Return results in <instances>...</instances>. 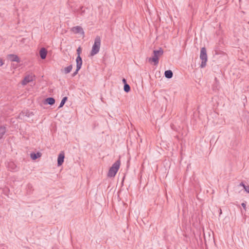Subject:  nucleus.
<instances>
[{
    "label": "nucleus",
    "mask_w": 249,
    "mask_h": 249,
    "mask_svg": "<svg viewBox=\"0 0 249 249\" xmlns=\"http://www.w3.org/2000/svg\"><path fill=\"white\" fill-rule=\"evenodd\" d=\"M200 58L202 60L200 67L204 68L206 65L208 60L207 51L205 47H202L200 50Z\"/></svg>",
    "instance_id": "nucleus-4"
},
{
    "label": "nucleus",
    "mask_w": 249,
    "mask_h": 249,
    "mask_svg": "<svg viewBox=\"0 0 249 249\" xmlns=\"http://www.w3.org/2000/svg\"><path fill=\"white\" fill-rule=\"evenodd\" d=\"M45 103L50 105H53L55 103V99L52 97H49L46 99Z\"/></svg>",
    "instance_id": "nucleus-12"
},
{
    "label": "nucleus",
    "mask_w": 249,
    "mask_h": 249,
    "mask_svg": "<svg viewBox=\"0 0 249 249\" xmlns=\"http://www.w3.org/2000/svg\"><path fill=\"white\" fill-rule=\"evenodd\" d=\"M101 43V37L98 36H96L95 38L94 42L90 53L91 56H94L99 53Z\"/></svg>",
    "instance_id": "nucleus-1"
},
{
    "label": "nucleus",
    "mask_w": 249,
    "mask_h": 249,
    "mask_svg": "<svg viewBox=\"0 0 249 249\" xmlns=\"http://www.w3.org/2000/svg\"><path fill=\"white\" fill-rule=\"evenodd\" d=\"M120 164L121 162L120 160L115 162L109 168L107 173V177L109 178H114L119 169Z\"/></svg>",
    "instance_id": "nucleus-2"
},
{
    "label": "nucleus",
    "mask_w": 249,
    "mask_h": 249,
    "mask_svg": "<svg viewBox=\"0 0 249 249\" xmlns=\"http://www.w3.org/2000/svg\"><path fill=\"white\" fill-rule=\"evenodd\" d=\"M76 68H77L78 70H80L81 68L82 65V58L80 57V56H77L76 59Z\"/></svg>",
    "instance_id": "nucleus-11"
},
{
    "label": "nucleus",
    "mask_w": 249,
    "mask_h": 249,
    "mask_svg": "<svg viewBox=\"0 0 249 249\" xmlns=\"http://www.w3.org/2000/svg\"><path fill=\"white\" fill-rule=\"evenodd\" d=\"M124 89L126 92H128L130 90V87L127 84H125L124 85Z\"/></svg>",
    "instance_id": "nucleus-18"
},
{
    "label": "nucleus",
    "mask_w": 249,
    "mask_h": 249,
    "mask_svg": "<svg viewBox=\"0 0 249 249\" xmlns=\"http://www.w3.org/2000/svg\"><path fill=\"white\" fill-rule=\"evenodd\" d=\"M79 71V70H78L77 68H76V71L72 74V76H75L77 74Z\"/></svg>",
    "instance_id": "nucleus-20"
},
{
    "label": "nucleus",
    "mask_w": 249,
    "mask_h": 249,
    "mask_svg": "<svg viewBox=\"0 0 249 249\" xmlns=\"http://www.w3.org/2000/svg\"><path fill=\"white\" fill-rule=\"evenodd\" d=\"M163 53L162 49L160 48L159 50H154L153 51V56L148 59L149 62H154V65H157L159 63V57Z\"/></svg>",
    "instance_id": "nucleus-3"
},
{
    "label": "nucleus",
    "mask_w": 249,
    "mask_h": 249,
    "mask_svg": "<svg viewBox=\"0 0 249 249\" xmlns=\"http://www.w3.org/2000/svg\"><path fill=\"white\" fill-rule=\"evenodd\" d=\"M241 206L243 207V208L246 210V204L245 203H242L241 204Z\"/></svg>",
    "instance_id": "nucleus-23"
},
{
    "label": "nucleus",
    "mask_w": 249,
    "mask_h": 249,
    "mask_svg": "<svg viewBox=\"0 0 249 249\" xmlns=\"http://www.w3.org/2000/svg\"><path fill=\"white\" fill-rule=\"evenodd\" d=\"M6 128L4 126H0V139H1L3 136L5 134L6 132Z\"/></svg>",
    "instance_id": "nucleus-14"
},
{
    "label": "nucleus",
    "mask_w": 249,
    "mask_h": 249,
    "mask_svg": "<svg viewBox=\"0 0 249 249\" xmlns=\"http://www.w3.org/2000/svg\"><path fill=\"white\" fill-rule=\"evenodd\" d=\"M245 191L249 193V185H247L246 187H245Z\"/></svg>",
    "instance_id": "nucleus-21"
},
{
    "label": "nucleus",
    "mask_w": 249,
    "mask_h": 249,
    "mask_svg": "<svg viewBox=\"0 0 249 249\" xmlns=\"http://www.w3.org/2000/svg\"><path fill=\"white\" fill-rule=\"evenodd\" d=\"M41 154L39 152H37L36 153H32L31 154V157L33 160H36L39 157H41Z\"/></svg>",
    "instance_id": "nucleus-16"
},
{
    "label": "nucleus",
    "mask_w": 249,
    "mask_h": 249,
    "mask_svg": "<svg viewBox=\"0 0 249 249\" xmlns=\"http://www.w3.org/2000/svg\"><path fill=\"white\" fill-rule=\"evenodd\" d=\"M7 58L12 62H19L20 59L18 55L13 54L8 55Z\"/></svg>",
    "instance_id": "nucleus-7"
},
{
    "label": "nucleus",
    "mask_w": 249,
    "mask_h": 249,
    "mask_svg": "<svg viewBox=\"0 0 249 249\" xmlns=\"http://www.w3.org/2000/svg\"><path fill=\"white\" fill-rule=\"evenodd\" d=\"M8 168L11 171L15 172L18 171L17 165L13 162H10L8 163Z\"/></svg>",
    "instance_id": "nucleus-8"
},
{
    "label": "nucleus",
    "mask_w": 249,
    "mask_h": 249,
    "mask_svg": "<svg viewBox=\"0 0 249 249\" xmlns=\"http://www.w3.org/2000/svg\"><path fill=\"white\" fill-rule=\"evenodd\" d=\"M165 76L167 78H171L173 77V72L171 70L166 71L164 72Z\"/></svg>",
    "instance_id": "nucleus-15"
},
{
    "label": "nucleus",
    "mask_w": 249,
    "mask_h": 249,
    "mask_svg": "<svg viewBox=\"0 0 249 249\" xmlns=\"http://www.w3.org/2000/svg\"><path fill=\"white\" fill-rule=\"evenodd\" d=\"M3 62L2 61V60L0 59V66H1L2 65H3Z\"/></svg>",
    "instance_id": "nucleus-24"
},
{
    "label": "nucleus",
    "mask_w": 249,
    "mask_h": 249,
    "mask_svg": "<svg viewBox=\"0 0 249 249\" xmlns=\"http://www.w3.org/2000/svg\"><path fill=\"white\" fill-rule=\"evenodd\" d=\"M33 80V76L30 75L26 76L22 81V84L25 85Z\"/></svg>",
    "instance_id": "nucleus-9"
},
{
    "label": "nucleus",
    "mask_w": 249,
    "mask_h": 249,
    "mask_svg": "<svg viewBox=\"0 0 249 249\" xmlns=\"http://www.w3.org/2000/svg\"><path fill=\"white\" fill-rule=\"evenodd\" d=\"M77 53L78 54V56H80L81 52H82V49L80 47H78L76 50Z\"/></svg>",
    "instance_id": "nucleus-19"
},
{
    "label": "nucleus",
    "mask_w": 249,
    "mask_h": 249,
    "mask_svg": "<svg viewBox=\"0 0 249 249\" xmlns=\"http://www.w3.org/2000/svg\"><path fill=\"white\" fill-rule=\"evenodd\" d=\"M123 83H124V84H127V83H126V79H124V78H123Z\"/></svg>",
    "instance_id": "nucleus-25"
},
{
    "label": "nucleus",
    "mask_w": 249,
    "mask_h": 249,
    "mask_svg": "<svg viewBox=\"0 0 249 249\" xmlns=\"http://www.w3.org/2000/svg\"><path fill=\"white\" fill-rule=\"evenodd\" d=\"M239 186L243 187L244 189H245V187H246L247 186V185H246L243 182H242L240 183Z\"/></svg>",
    "instance_id": "nucleus-22"
},
{
    "label": "nucleus",
    "mask_w": 249,
    "mask_h": 249,
    "mask_svg": "<svg viewBox=\"0 0 249 249\" xmlns=\"http://www.w3.org/2000/svg\"><path fill=\"white\" fill-rule=\"evenodd\" d=\"M47 54V51L45 48H42L39 51V55L41 59L46 58Z\"/></svg>",
    "instance_id": "nucleus-10"
},
{
    "label": "nucleus",
    "mask_w": 249,
    "mask_h": 249,
    "mask_svg": "<svg viewBox=\"0 0 249 249\" xmlns=\"http://www.w3.org/2000/svg\"><path fill=\"white\" fill-rule=\"evenodd\" d=\"M71 31L74 33V34H81L82 35L84 34V32L83 31V28L79 26H77L73 27L71 29Z\"/></svg>",
    "instance_id": "nucleus-5"
},
{
    "label": "nucleus",
    "mask_w": 249,
    "mask_h": 249,
    "mask_svg": "<svg viewBox=\"0 0 249 249\" xmlns=\"http://www.w3.org/2000/svg\"><path fill=\"white\" fill-rule=\"evenodd\" d=\"M72 69V65H70L68 66V67L64 68L63 70H62V71L65 74H68L71 71Z\"/></svg>",
    "instance_id": "nucleus-13"
},
{
    "label": "nucleus",
    "mask_w": 249,
    "mask_h": 249,
    "mask_svg": "<svg viewBox=\"0 0 249 249\" xmlns=\"http://www.w3.org/2000/svg\"><path fill=\"white\" fill-rule=\"evenodd\" d=\"M64 153L62 152L58 155L57 158V165L58 166H61L63 164L64 162Z\"/></svg>",
    "instance_id": "nucleus-6"
},
{
    "label": "nucleus",
    "mask_w": 249,
    "mask_h": 249,
    "mask_svg": "<svg viewBox=\"0 0 249 249\" xmlns=\"http://www.w3.org/2000/svg\"><path fill=\"white\" fill-rule=\"evenodd\" d=\"M67 100H68V97H64L62 99V100H61V103L60 104V105H59L58 108L62 107L64 105L65 103L67 101Z\"/></svg>",
    "instance_id": "nucleus-17"
}]
</instances>
